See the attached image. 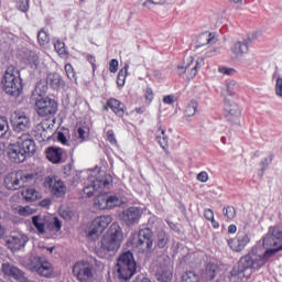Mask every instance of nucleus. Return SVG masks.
<instances>
[{
    "label": "nucleus",
    "instance_id": "25",
    "mask_svg": "<svg viewBox=\"0 0 282 282\" xmlns=\"http://www.w3.org/2000/svg\"><path fill=\"white\" fill-rule=\"evenodd\" d=\"M46 83L51 85L54 89H61V87L65 86V82L61 78V75L56 73H51L47 75Z\"/></svg>",
    "mask_w": 282,
    "mask_h": 282
},
{
    "label": "nucleus",
    "instance_id": "14",
    "mask_svg": "<svg viewBox=\"0 0 282 282\" xmlns=\"http://www.w3.org/2000/svg\"><path fill=\"white\" fill-rule=\"evenodd\" d=\"M151 229H141L137 236V238L133 239L132 246L139 252H144L145 250H151L153 248V239H152Z\"/></svg>",
    "mask_w": 282,
    "mask_h": 282
},
{
    "label": "nucleus",
    "instance_id": "7",
    "mask_svg": "<svg viewBox=\"0 0 282 282\" xmlns=\"http://www.w3.org/2000/svg\"><path fill=\"white\" fill-rule=\"evenodd\" d=\"M34 182V174H25L23 172H11L4 177V186L8 191H19L25 186H30Z\"/></svg>",
    "mask_w": 282,
    "mask_h": 282
},
{
    "label": "nucleus",
    "instance_id": "6",
    "mask_svg": "<svg viewBox=\"0 0 282 282\" xmlns=\"http://www.w3.org/2000/svg\"><path fill=\"white\" fill-rule=\"evenodd\" d=\"M111 184V175L105 172H93L88 177V184L84 187V195L86 197H94V193L108 188Z\"/></svg>",
    "mask_w": 282,
    "mask_h": 282
},
{
    "label": "nucleus",
    "instance_id": "31",
    "mask_svg": "<svg viewBox=\"0 0 282 282\" xmlns=\"http://www.w3.org/2000/svg\"><path fill=\"white\" fill-rule=\"evenodd\" d=\"M170 237L169 234H166V231L164 230H159L158 235H156V246L158 248L163 249L165 246H169V241H170Z\"/></svg>",
    "mask_w": 282,
    "mask_h": 282
},
{
    "label": "nucleus",
    "instance_id": "48",
    "mask_svg": "<svg viewBox=\"0 0 282 282\" xmlns=\"http://www.w3.org/2000/svg\"><path fill=\"white\" fill-rule=\"evenodd\" d=\"M61 217L65 219L66 221H69L74 217V212H70L69 209H64L61 212Z\"/></svg>",
    "mask_w": 282,
    "mask_h": 282
},
{
    "label": "nucleus",
    "instance_id": "35",
    "mask_svg": "<svg viewBox=\"0 0 282 282\" xmlns=\"http://www.w3.org/2000/svg\"><path fill=\"white\" fill-rule=\"evenodd\" d=\"M55 52L61 56V58H65L67 56V48L65 47V43L61 40H57L54 43Z\"/></svg>",
    "mask_w": 282,
    "mask_h": 282
},
{
    "label": "nucleus",
    "instance_id": "20",
    "mask_svg": "<svg viewBox=\"0 0 282 282\" xmlns=\"http://www.w3.org/2000/svg\"><path fill=\"white\" fill-rule=\"evenodd\" d=\"M107 195L108 208H118L129 202L124 192L109 193Z\"/></svg>",
    "mask_w": 282,
    "mask_h": 282
},
{
    "label": "nucleus",
    "instance_id": "23",
    "mask_svg": "<svg viewBox=\"0 0 282 282\" xmlns=\"http://www.w3.org/2000/svg\"><path fill=\"white\" fill-rule=\"evenodd\" d=\"M156 279L160 282H170L173 279V268L170 265L160 267L156 271Z\"/></svg>",
    "mask_w": 282,
    "mask_h": 282
},
{
    "label": "nucleus",
    "instance_id": "45",
    "mask_svg": "<svg viewBox=\"0 0 282 282\" xmlns=\"http://www.w3.org/2000/svg\"><path fill=\"white\" fill-rule=\"evenodd\" d=\"M204 65V59L197 61L195 66L191 69L189 78H194L197 76V69Z\"/></svg>",
    "mask_w": 282,
    "mask_h": 282
},
{
    "label": "nucleus",
    "instance_id": "32",
    "mask_svg": "<svg viewBox=\"0 0 282 282\" xmlns=\"http://www.w3.org/2000/svg\"><path fill=\"white\" fill-rule=\"evenodd\" d=\"M225 93L227 96H237L239 93V84L235 80H227Z\"/></svg>",
    "mask_w": 282,
    "mask_h": 282
},
{
    "label": "nucleus",
    "instance_id": "53",
    "mask_svg": "<svg viewBox=\"0 0 282 282\" xmlns=\"http://www.w3.org/2000/svg\"><path fill=\"white\" fill-rule=\"evenodd\" d=\"M144 96H145V100H148L149 102H153L154 94L152 88H147Z\"/></svg>",
    "mask_w": 282,
    "mask_h": 282
},
{
    "label": "nucleus",
    "instance_id": "46",
    "mask_svg": "<svg viewBox=\"0 0 282 282\" xmlns=\"http://www.w3.org/2000/svg\"><path fill=\"white\" fill-rule=\"evenodd\" d=\"M219 74H224L225 76H232L234 74H237V70L235 68L229 67H220L218 68Z\"/></svg>",
    "mask_w": 282,
    "mask_h": 282
},
{
    "label": "nucleus",
    "instance_id": "28",
    "mask_svg": "<svg viewBox=\"0 0 282 282\" xmlns=\"http://www.w3.org/2000/svg\"><path fill=\"white\" fill-rule=\"evenodd\" d=\"M127 76H129V63H126L123 68H121L117 76V85L118 87H124L127 83Z\"/></svg>",
    "mask_w": 282,
    "mask_h": 282
},
{
    "label": "nucleus",
    "instance_id": "40",
    "mask_svg": "<svg viewBox=\"0 0 282 282\" xmlns=\"http://www.w3.org/2000/svg\"><path fill=\"white\" fill-rule=\"evenodd\" d=\"M37 41L40 43V45H47V43H50V34H47V32H45V30H41L37 33Z\"/></svg>",
    "mask_w": 282,
    "mask_h": 282
},
{
    "label": "nucleus",
    "instance_id": "15",
    "mask_svg": "<svg viewBox=\"0 0 282 282\" xmlns=\"http://www.w3.org/2000/svg\"><path fill=\"white\" fill-rule=\"evenodd\" d=\"M44 186L51 191L54 197H65V193H67V186H65V182L54 175H50L45 178Z\"/></svg>",
    "mask_w": 282,
    "mask_h": 282
},
{
    "label": "nucleus",
    "instance_id": "4",
    "mask_svg": "<svg viewBox=\"0 0 282 282\" xmlns=\"http://www.w3.org/2000/svg\"><path fill=\"white\" fill-rule=\"evenodd\" d=\"M123 239L122 228L118 223H113L101 239V248L105 252H117V250H120Z\"/></svg>",
    "mask_w": 282,
    "mask_h": 282
},
{
    "label": "nucleus",
    "instance_id": "3",
    "mask_svg": "<svg viewBox=\"0 0 282 282\" xmlns=\"http://www.w3.org/2000/svg\"><path fill=\"white\" fill-rule=\"evenodd\" d=\"M2 85L6 94L9 96H13L14 98H19V96H21V91H23V83L21 79V73L17 67L13 65L7 67L2 78Z\"/></svg>",
    "mask_w": 282,
    "mask_h": 282
},
{
    "label": "nucleus",
    "instance_id": "37",
    "mask_svg": "<svg viewBox=\"0 0 282 282\" xmlns=\"http://www.w3.org/2000/svg\"><path fill=\"white\" fill-rule=\"evenodd\" d=\"M197 101L192 100L185 108V116L187 118L195 116V113H197Z\"/></svg>",
    "mask_w": 282,
    "mask_h": 282
},
{
    "label": "nucleus",
    "instance_id": "60",
    "mask_svg": "<svg viewBox=\"0 0 282 282\" xmlns=\"http://www.w3.org/2000/svg\"><path fill=\"white\" fill-rule=\"evenodd\" d=\"M228 232H229L230 235H235V232H237V226H235V225H229V227H228Z\"/></svg>",
    "mask_w": 282,
    "mask_h": 282
},
{
    "label": "nucleus",
    "instance_id": "64",
    "mask_svg": "<svg viewBox=\"0 0 282 282\" xmlns=\"http://www.w3.org/2000/svg\"><path fill=\"white\" fill-rule=\"evenodd\" d=\"M178 74H180V76H182V74H186V67L178 66Z\"/></svg>",
    "mask_w": 282,
    "mask_h": 282
},
{
    "label": "nucleus",
    "instance_id": "5",
    "mask_svg": "<svg viewBox=\"0 0 282 282\" xmlns=\"http://www.w3.org/2000/svg\"><path fill=\"white\" fill-rule=\"evenodd\" d=\"M135 270H138V264L135 263V259H133V253L131 251H127L118 258L116 271L119 279L129 281V279L135 274Z\"/></svg>",
    "mask_w": 282,
    "mask_h": 282
},
{
    "label": "nucleus",
    "instance_id": "56",
    "mask_svg": "<svg viewBox=\"0 0 282 282\" xmlns=\"http://www.w3.org/2000/svg\"><path fill=\"white\" fill-rule=\"evenodd\" d=\"M197 180H198V182L205 183L208 180V173L207 172H200L197 175Z\"/></svg>",
    "mask_w": 282,
    "mask_h": 282
},
{
    "label": "nucleus",
    "instance_id": "22",
    "mask_svg": "<svg viewBox=\"0 0 282 282\" xmlns=\"http://www.w3.org/2000/svg\"><path fill=\"white\" fill-rule=\"evenodd\" d=\"M225 116L227 120H237L239 116H241V112L239 111V107L237 104L231 102L228 99H225Z\"/></svg>",
    "mask_w": 282,
    "mask_h": 282
},
{
    "label": "nucleus",
    "instance_id": "27",
    "mask_svg": "<svg viewBox=\"0 0 282 282\" xmlns=\"http://www.w3.org/2000/svg\"><path fill=\"white\" fill-rule=\"evenodd\" d=\"M47 94V82H39L32 93V100H36V98H44Z\"/></svg>",
    "mask_w": 282,
    "mask_h": 282
},
{
    "label": "nucleus",
    "instance_id": "18",
    "mask_svg": "<svg viewBox=\"0 0 282 282\" xmlns=\"http://www.w3.org/2000/svg\"><path fill=\"white\" fill-rule=\"evenodd\" d=\"M45 153L46 160H48V162H51L52 164H63V162H65V158L63 156L65 150H63V148L48 147L45 150Z\"/></svg>",
    "mask_w": 282,
    "mask_h": 282
},
{
    "label": "nucleus",
    "instance_id": "44",
    "mask_svg": "<svg viewBox=\"0 0 282 282\" xmlns=\"http://www.w3.org/2000/svg\"><path fill=\"white\" fill-rule=\"evenodd\" d=\"M18 213L22 217H28V215H34V210L30 206L19 207Z\"/></svg>",
    "mask_w": 282,
    "mask_h": 282
},
{
    "label": "nucleus",
    "instance_id": "58",
    "mask_svg": "<svg viewBox=\"0 0 282 282\" xmlns=\"http://www.w3.org/2000/svg\"><path fill=\"white\" fill-rule=\"evenodd\" d=\"M153 6H155V2H153V0H145L143 2V8H148V10H151V8H153Z\"/></svg>",
    "mask_w": 282,
    "mask_h": 282
},
{
    "label": "nucleus",
    "instance_id": "42",
    "mask_svg": "<svg viewBox=\"0 0 282 282\" xmlns=\"http://www.w3.org/2000/svg\"><path fill=\"white\" fill-rule=\"evenodd\" d=\"M18 10H20V12H28V10H30V0H19Z\"/></svg>",
    "mask_w": 282,
    "mask_h": 282
},
{
    "label": "nucleus",
    "instance_id": "1",
    "mask_svg": "<svg viewBox=\"0 0 282 282\" xmlns=\"http://www.w3.org/2000/svg\"><path fill=\"white\" fill-rule=\"evenodd\" d=\"M282 231L276 227H270L268 234L264 236L262 246H254L251 252L241 257L230 272V280L237 282L243 276L245 272H259L274 257L275 252L282 250Z\"/></svg>",
    "mask_w": 282,
    "mask_h": 282
},
{
    "label": "nucleus",
    "instance_id": "38",
    "mask_svg": "<svg viewBox=\"0 0 282 282\" xmlns=\"http://www.w3.org/2000/svg\"><path fill=\"white\" fill-rule=\"evenodd\" d=\"M182 282H199V275L193 271L185 272L182 275Z\"/></svg>",
    "mask_w": 282,
    "mask_h": 282
},
{
    "label": "nucleus",
    "instance_id": "2",
    "mask_svg": "<svg viewBox=\"0 0 282 282\" xmlns=\"http://www.w3.org/2000/svg\"><path fill=\"white\" fill-rule=\"evenodd\" d=\"M36 153V142L30 132H24L17 138L15 143H11L8 147V155L11 162L21 164L25 162L28 158Z\"/></svg>",
    "mask_w": 282,
    "mask_h": 282
},
{
    "label": "nucleus",
    "instance_id": "41",
    "mask_svg": "<svg viewBox=\"0 0 282 282\" xmlns=\"http://www.w3.org/2000/svg\"><path fill=\"white\" fill-rule=\"evenodd\" d=\"M223 213H224L225 217H227V219H229L230 221H232V219H235V217L237 215V210L232 206H228V207L224 208Z\"/></svg>",
    "mask_w": 282,
    "mask_h": 282
},
{
    "label": "nucleus",
    "instance_id": "61",
    "mask_svg": "<svg viewBox=\"0 0 282 282\" xmlns=\"http://www.w3.org/2000/svg\"><path fill=\"white\" fill-rule=\"evenodd\" d=\"M58 140L62 142V144H66L67 143V138L63 133L58 134Z\"/></svg>",
    "mask_w": 282,
    "mask_h": 282
},
{
    "label": "nucleus",
    "instance_id": "9",
    "mask_svg": "<svg viewBox=\"0 0 282 282\" xmlns=\"http://www.w3.org/2000/svg\"><path fill=\"white\" fill-rule=\"evenodd\" d=\"M34 110L40 118H50L58 111V104L50 97L35 98Z\"/></svg>",
    "mask_w": 282,
    "mask_h": 282
},
{
    "label": "nucleus",
    "instance_id": "50",
    "mask_svg": "<svg viewBox=\"0 0 282 282\" xmlns=\"http://www.w3.org/2000/svg\"><path fill=\"white\" fill-rule=\"evenodd\" d=\"M77 135H78V139L80 140V142H85V140H87V131H85L84 128L77 129Z\"/></svg>",
    "mask_w": 282,
    "mask_h": 282
},
{
    "label": "nucleus",
    "instance_id": "29",
    "mask_svg": "<svg viewBox=\"0 0 282 282\" xmlns=\"http://www.w3.org/2000/svg\"><path fill=\"white\" fill-rule=\"evenodd\" d=\"M107 199V194H100L99 196H97L94 202L95 208H98V210H106V208H109Z\"/></svg>",
    "mask_w": 282,
    "mask_h": 282
},
{
    "label": "nucleus",
    "instance_id": "11",
    "mask_svg": "<svg viewBox=\"0 0 282 282\" xmlns=\"http://www.w3.org/2000/svg\"><path fill=\"white\" fill-rule=\"evenodd\" d=\"M29 270L36 272L40 276L50 278L54 274V268L47 259L43 257H33L30 259Z\"/></svg>",
    "mask_w": 282,
    "mask_h": 282
},
{
    "label": "nucleus",
    "instance_id": "62",
    "mask_svg": "<svg viewBox=\"0 0 282 282\" xmlns=\"http://www.w3.org/2000/svg\"><path fill=\"white\" fill-rule=\"evenodd\" d=\"M154 6H164L166 3V0H152Z\"/></svg>",
    "mask_w": 282,
    "mask_h": 282
},
{
    "label": "nucleus",
    "instance_id": "17",
    "mask_svg": "<svg viewBox=\"0 0 282 282\" xmlns=\"http://www.w3.org/2000/svg\"><path fill=\"white\" fill-rule=\"evenodd\" d=\"M140 217H142V209L140 207H130L121 214V220L126 226H133V224H138V221H140Z\"/></svg>",
    "mask_w": 282,
    "mask_h": 282
},
{
    "label": "nucleus",
    "instance_id": "51",
    "mask_svg": "<svg viewBox=\"0 0 282 282\" xmlns=\"http://www.w3.org/2000/svg\"><path fill=\"white\" fill-rule=\"evenodd\" d=\"M107 140L110 142V144H117L116 134L113 133V130L107 131Z\"/></svg>",
    "mask_w": 282,
    "mask_h": 282
},
{
    "label": "nucleus",
    "instance_id": "10",
    "mask_svg": "<svg viewBox=\"0 0 282 282\" xmlns=\"http://www.w3.org/2000/svg\"><path fill=\"white\" fill-rule=\"evenodd\" d=\"M111 216H99L95 218L86 230L87 238L90 241H96V239H98L102 232H105V229L109 226V224H111Z\"/></svg>",
    "mask_w": 282,
    "mask_h": 282
},
{
    "label": "nucleus",
    "instance_id": "43",
    "mask_svg": "<svg viewBox=\"0 0 282 282\" xmlns=\"http://www.w3.org/2000/svg\"><path fill=\"white\" fill-rule=\"evenodd\" d=\"M274 91L278 98H282V77L276 78Z\"/></svg>",
    "mask_w": 282,
    "mask_h": 282
},
{
    "label": "nucleus",
    "instance_id": "8",
    "mask_svg": "<svg viewBox=\"0 0 282 282\" xmlns=\"http://www.w3.org/2000/svg\"><path fill=\"white\" fill-rule=\"evenodd\" d=\"M73 274L79 282H96L98 273L94 264L87 261H78L73 265Z\"/></svg>",
    "mask_w": 282,
    "mask_h": 282
},
{
    "label": "nucleus",
    "instance_id": "26",
    "mask_svg": "<svg viewBox=\"0 0 282 282\" xmlns=\"http://www.w3.org/2000/svg\"><path fill=\"white\" fill-rule=\"evenodd\" d=\"M108 107L116 113V116H119L122 118L124 116V105L120 102L118 99H109L107 101Z\"/></svg>",
    "mask_w": 282,
    "mask_h": 282
},
{
    "label": "nucleus",
    "instance_id": "21",
    "mask_svg": "<svg viewBox=\"0 0 282 282\" xmlns=\"http://www.w3.org/2000/svg\"><path fill=\"white\" fill-rule=\"evenodd\" d=\"M28 241H29L28 236L18 235V236L11 237L7 241V246H8L9 250H12V252H17V250H21L22 248H24V246H25V243H28Z\"/></svg>",
    "mask_w": 282,
    "mask_h": 282
},
{
    "label": "nucleus",
    "instance_id": "55",
    "mask_svg": "<svg viewBox=\"0 0 282 282\" xmlns=\"http://www.w3.org/2000/svg\"><path fill=\"white\" fill-rule=\"evenodd\" d=\"M53 228L55 229V232H58L61 228H63V225L61 224V220L58 218H54Z\"/></svg>",
    "mask_w": 282,
    "mask_h": 282
},
{
    "label": "nucleus",
    "instance_id": "34",
    "mask_svg": "<svg viewBox=\"0 0 282 282\" xmlns=\"http://www.w3.org/2000/svg\"><path fill=\"white\" fill-rule=\"evenodd\" d=\"M32 224L36 228L37 232H40V235H43L45 232V223L43 221V219H41L40 216H33Z\"/></svg>",
    "mask_w": 282,
    "mask_h": 282
},
{
    "label": "nucleus",
    "instance_id": "16",
    "mask_svg": "<svg viewBox=\"0 0 282 282\" xmlns=\"http://www.w3.org/2000/svg\"><path fill=\"white\" fill-rule=\"evenodd\" d=\"M249 243L250 235L246 232H238L235 238L228 240V246L234 252H241Z\"/></svg>",
    "mask_w": 282,
    "mask_h": 282
},
{
    "label": "nucleus",
    "instance_id": "49",
    "mask_svg": "<svg viewBox=\"0 0 282 282\" xmlns=\"http://www.w3.org/2000/svg\"><path fill=\"white\" fill-rule=\"evenodd\" d=\"M118 59H111L109 63V72H111V74H116V72H118Z\"/></svg>",
    "mask_w": 282,
    "mask_h": 282
},
{
    "label": "nucleus",
    "instance_id": "13",
    "mask_svg": "<svg viewBox=\"0 0 282 282\" xmlns=\"http://www.w3.org/2000/svg\"><path fill=\"white\" fill-rule=\"evenodd\" d=\"M11 124L13 127L14 133H26L30 131V127H32V120L30 117L23 111H14L11 115Z\"/></svg>",
    "mask_w": 282,
    "mask_h": 282
},
{
    "label": "nucleus",
    "instance_id": "12",
    "mask_svg": "<svg viewBox=\"0 0 282 282\" xmlns=\"http://www.w3.org/2000/svg\"><path fill=\"white\" fill-rule=\"evenodd\" d=\"M197 43L200 47H204L205 45H209L210 48L206 52V56L208 58L220 54L219 47H213L214 45H217V43H219V37H217V33H210V32L200 33L198 36Z\"/></svg>",
    "mask_w": 282,
    "mask_h": 282
},
{
    "label": "nucleus",
    "instance_id": "52",
    "mask_svg": "<svg viewBox=\"0 0 282 282\" xmlns=\"http://www.w3.org/2000/svg\"><path fill=\"white\" fill-rule=\"evenodd\" d=\"M204 217H205V219H207V221L214 220L215 219V213L213 212V209L207 208L204 212Z\"/></svg>",
    "mask_w": 282,
    "mask_h": 282
},
{
    "label": "nucleus",
    "instance_id": "47",
    "mask_svg": "<svg viewBox=\"0 0 282 282\" xmlns=\"http://www.w3.org/2000/svg\"><path fill=\"white\" fill-rule=\"evenodd\" d=\"M65 72H66V76H68L69 80H74V67L72 66V64H66L65 65Z\"/></svg>",
    "mask_w": 282,
    "mask_h": 282
},
{
    "label": "nucleus",
    "instance_id": "63",
    "mask_svg": "<svg viewBox=\"0 0 282 282\" xmlns=\"http://www.w3.org/2000/svg\"><path fill=\"white\" fill-rule=\"evenodd\" d=\"M209 221H210L213 228H215V229L219 228V223L217 220H215V218L213 220H209Z\"/></svg>",
    "mask_w": 282,
    "mask_h": 282
},
{
    "label": "nucleus",
    "instance_id": "54",
    "mask_svg": "<svg viewBox=\"0 0 282 282\" xmlns=\"http://www.w3.org/2000/svg\"><path fill=\"white\" fill-rule=\"evenodd\" d=\"M164 105H173L175 102V97L173 95H167L163 98Z\"/></svg>",
    "mask_w": 282,
    "mask_h": 282
},
{
    "label": "nucleus",
    "instance_id": "36",
    "mask_svg": "<svg viewBox=\"0 0 282 282\" xmlns=\"http://www.w3.org/2000/svg\"><path fill=\"white\" fill-rule=\"evenodd\" d=\"M217 270H219L217 264H215V263H208L207 264L206 275H207V279H209V281H213V279H215V276H217Z\"/></svg>",
    "mask_w": 282,
    "mask_h": 282
},
{
    "label": "nucleus",
    "instance_id": "39",
    "mask_svg": "<svg viewBox=\"0 0 282 282\" xmlns=\"http://www.w3.org/2000/svg\"><path fill=\"white\" fill-rule=\"evenodd\" d=\"M9 129H10V126L8 123V118L0 116V138H3V135L8 133Z\"/></svg>",
    "mask_w": 282,
    "mask_h": 282
},
{
    "label": "nucleus",
    "instance_id": "30",
    "mask_svg": "<svg viewBox=\"0 0 282 282\" xmlns=\"http://www.w3.org/2000/svg\"><path fill=\"white\" fill-rule=\"evenodd\" d=\"M156 141L162 149H167L169 147V135H166V130L159 128L156 132Z\"/></svg>",
    "mask_w": 282,
    "mask_h": 282
},
{
    "label": "nucleus",
    "instance_id": "57",
    "mask_svg": "<svg viewBox=\"0 0 282 282\" xmlns=\"http://www.w3.org/2000/svg\"><path fill=\"white\" fill-rule=\"evenodd\" d=\"M270 162H272V159H268L265 158L261 164H262V171H265V169H268V166H270Z\"/></svg>",
    "mask_w": 282,
    "mask_h": 282
},
{
    "label": "nucleus",
    "instance_id": "19",
    "mask_svg": "<svg viewBox=\"0 0 282 282\" xmlns=\"http://www.w3.org/2000/svg\"><path fill=\"white\" fill-rule=\"evenodd\" d=\"M2 272L3 274H6V276H9L10 279H14L15 281H20V282L28 281V278H25V273H23L21 269L10 263L2 264Z\"/></svg>",
    "mask_w": 282,
    "mask_h": 282
},
{
    "label": "nucleus",
    "instance_id": "59",
    "mask_svg": "<svg viewBox=\"0 0 282 282\" xmlns=\"http://www.w3.org/2000/svg\"><path fill=\"white\" fill-rule=\"evenodd\" d=\"M87 61L93 65V69H96V57L94 55H88Z\"/></svg>",
    "mask_w": 282,
    "mask_h": 282
},
{
    "label": "nucleus",
    "instance_id": "24",
    "mask_svg": "<svg viewBox=\"0 0 282 282\" xmlns=\"http://www.w3.org/2000/svg\"><path fill=\"white\" fill-rule=\"evenodd\" d=\"M231 50V54H234V56H236V58H242L243 54H248V42L243 41V42H236L231 45L230 47Z\"/></svg>",
    "mask_w": 282,
    "mask_h": 282
},
{
    "label": "nucleus",
    "instance_id": "33",
    "mask_svg": "<svg viewBox=\"0 0 282 282\" xmlns=\"http://www.w3.org/2000/svg\"><path fill=\"white\" fill-rule=\"evenodd\" d=\"M22 196L25 202H36V199H39V193L34 188H28L26 191L22 192Z\"/></svg>",
    "mask_w": 282,
    "mask_h": 282
}]
</instances>
